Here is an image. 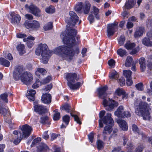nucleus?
<instances>
[{
	"label": "nucleus",
	"instance_id": "f257e3e1",
	"mask_svg": "<svg viewBox=\"0 0 152 152\" xmlns=\"http://www.w3.org/2000/svg\"><path fill=\"white\" fill-rule=\"evenodd\" d=\"M23 66H16L13 72V77L15 80L20 79L24 84L28 85L30 84L33 79V75L31 73L27 71L23 72Z\"/></svg>",
	"mask_w": 152,
	"mask_h": 152
},
{
	"label": "nucleus",
	"instance_id": "f03ea898",
	"mask_svg": "<svg viewBox=\"0 0 152 152\" xmlns=\"http://www.w3.org/2000/svg\"><path fill=\"white\" fill-rule=\"evenodd\" d=\"M48 48L46 44H40L38 45L35 50V53L37 55H41L42 58L40 59V61L44 64L48 63L49 59L52 54H57V47L52 51L48 49Z\"/></svg>",
	"mask_w": 152,
	"mask_h": 152
},
{
	"label": "nucleus",
	"instance_id": "7ed1b4c3",
	"mask_svg": "<svg viewBox=\"0 0 152 152\" xmlns=\"http://www.w3.org/2000/svg\"><path fill=\"white\" fill-rule=\"evenodd\" d=\"M66 30V35L64 38V33H61V37L63 38V40L64 44L69 46L73 47L76 45H77L78 44L76 42L75 37L76 36L77 31L75 29L72 28L70 25H68Z\"/></svg>",
	"mask_w": 152,
	"mask_h": 152
},
{
	"label": "nucleus",
	"instance_id": "20e7f679",
	"mask_svg": "<svg viewBox=\"0 0 152 152\" xmlns=\"http://www.w3.org/2000/svg\"><path fill=\"white\" fill-rule=\"evenodd\" d=\"M147 106V104L142 102L140 103L139 107L135 112L137 115L142 117L144 120H150L151 118L150 113Z\"/></svg>",
	"mask_w": 152,
	"mask_h": 152
},
{
	"label": "nucleus",
	"instance_id": "39448f33",
	"mask_svg": "<svg viewBox=\"0 0 152 152\" xmlns=\"http://www.w3.org/2000/svg\"><path fill=\"white\" fill-rule=\"evenodd\" d=\"M66 77L68 81V85L70 89H76L79 88L80 85V82H78L74 84H73L72 83L75 82V80H77L78 79L76 74L72 73H68L66 75Z\"/></svg>",
	"mask_w": 152,
	"mask_h": 152
},
{
	"label": "nucleus",
	"instance_id": "423d86ee",
	"mask_svg": "<svg viewBox=\"0 0 152 152\" xmlns=\"http://www.w3.org/2000/svg\"><path fill=\"white\" fill-rule=\"evenodd\" d=\"M107 88V87L105 86L98 89L99 96V98L103 99L102 104L104 107H106V108L107 107V106H110L111 101V99L109 98L106 97L107 94L106 93L105 91Z\"/></svg>",
	"mask_w": 152,
	"mask_h": 152
},
{
	"label": "nucleus",
	"instance_id": "0eeeda50",
	"mask_svg": "<svg viewBox=\"0 0 152 152\" xmlns=\"http://www.w3.org/2000/svg\"><path fill=\"white\" fill-rule=\"evenodd\" d=\"M23 25L27 29L34 31L38 30L40 27L39 23L36 20L30 21L26 20L24 23Z\"/></svg>",
	"mask_w": 152,
	"mask_h": 152
},
{
	"label": "nucleus",
	"instance_id": "6e6552de",
	"mask_svg": "<svg viewBox=\"0 0 152 152\" xmlns=\"http://www.w3.org/2000/svg\"><path fill=\"white\" fill-rule=\"evenodd\" d=\"M29 136V134H13L10 141L16 145L18 144L21 139H25Z\"/></svg>",
	"mask_w": 152,
	"mask_h": 152
},
{
	"label": "nucleus",
	"instance_id": "1a4fd4ad",
	"mask_svg": "<svg viewBox=\"0 0 152 152\" xmlns=\"http://www.w3.org/2000/svg\"><path fill=\"white\" fill-rule=\"evenodd\" d=\"M61 53L66 55L69 60H72L74 56V50L71 48L67 47H62L61 48Z\"/></svg>",
	"mask_w": 152,
	"mask_h": 152
},
{
	"label": "nucleus",
	"instance_id": "9d476101",
	"mask_svg": "<svg viewBox=\"0 0 152 152\" xmlns=\"http://www.w3.org/2000/svg\"><path fill=\"white\" fill-rule=\"evenodd\" d=\"M111 115L110 113H107L102 120H99V126L100 127H102L103 126V124L102 123V121L104 123L106 124L113 125V121L111 117Z\"/></svg>",
	"mask_w": 152,
	"mask_h": 152
},
{
	"label": "nucleus",
	"instance_id": "9b49d317",
	"mask_svg": "<svg viewBox=\"0 0 152 152\" xmlns=\"http://www.w3.org/2000/svg\"><path fill=\"white\" fill-rule=\"evenodd\" d=\"M69 15L70 16V20H66V22L68 23V25H70L71 26H73L79 20V18L77 14L72 11H70Z\"/></svg>",
	"mask_w": 152,
	"mask_h": 152
},
{
	"label": "nucleus",
	"instance_id": "f8f14e48",
	"mask_svg": "<svg viewBox=\"0 0 152 152\" xmlns=\"http://www.w3.org/2000/svg\"><path fill=\"white\" fill-rule=\"evenodd\" d=\"M60 109L61 110H64L67 113L70 112V114L74 118L75 121L80 124H81V122L80 121L78 116L77 115L73 114L71 112V108L69 104H65L62 105Z\"/></svg>",
	"mask_w": 152,
	"mask_h": 152
},
{
	"label": "nucleus",
	"instance_id": "ddd939ff",
	"mask_svg": "<svg viewBox=\"0 0 152 152\" xmlns=\"http://www.w3.org/2000/svg\"><path fill=\"white\" fill-rule=\"evenodd\" d=\"M118 25V23L116 22L107 25V32L108 37L113 35L115 32V29L117 28Z\"/></svg>",
	"mask_w": 152,
	"mask_h": 152
},
{
	"label": "nucleus",
	"instance_id": "4468645a",
	"mask_svg": "<svg viewBox=\"0 0 152 152\" xmlns=\"http://www.w3.org/2000/svg\"><path fill=\"white\" fill-rule=\"evenodd\" d=\"M34 111L39 115H42L47 112V109L43 105L37 104L34 106Z\"/></svg>",
	"mask_w": 152,
	"mask_h": 152
},
{
	"label": "nucleus",
	"instance_id": "2eb2a0df",
	"mask_svg": "<svg viewBox=\"0 0 152 152\" xmlns=\"http://www.w3.org/2000/svg\"><path fill=\"white\" fill-rule=\"evenodd\" d=\"M25 7L27 10L29 9L30 12L34 15L37 17L40 16V11L39 9L33 4H31L30 6L26 4L25 5Z\"/></svg>",
	"mask_w": 152,
	"mask_h": 152
},
{
	"label": "nucleus",
	"instance_id": "dca6fc26",
	"mask_svg": "<svg viewBox=\"0 0 152 152\" xmlns=\"http://www.w3.org/2000/svg\"><path fill=\"white\" fill-rule=\"evenodd\" d=\"M19 128L21 130L22 133H31L33 132L32 127L28 124L20 126Z\"/></svg>",
	"mask_w": 152,
	"mask_h": 152
},
{
	"label": "nucleus",
	"instance_id": "f3484780",
	"mask_svg": "<svg viewBox=\"0 0 152 152\" xmlns=\"http://www.w3.org/2000/svg\"><path fill=\"white\" fill-rule=\"evenodd\" d=\"M52 97L50 94L45 93L42 94L41 97V100L44 104H49L51 101Z\"/></svg>",
	"mask_w": 152,
	"mask_h": 152
},
{
	"label": "nucleus",
	"instance_id": "a211bd4d",
	"mask_svg": "<svg viewBox=\"0 0 152 152\" xmlns=\"http://www.w3.org/2000/svg\"><path fill=\"white\" fill-rule=\"evenodd\" d=\"M49 150L47 145L44 143H41L37 146V152H44Z\"/></svg>",
	"mask_w": 152,
	"mask_h": 152
},
{
	"label": "nucleus",
	"instance_id": "6ab92c4d",
	"mask_svg": "<svg viewBox=\"0 0 152 152\" xmlns=\"http://www.w3.org/2000/svg\"><path fill=\"white\" fill-rule=\"evenodd\" d=\"M47 72V71L45 69L38 68L37 70L35 72V74L41 80L42 78V77L45 75Z\"/></svg>",
	"mask_w": 152,
	"mask_h": 152
},
{
	"label": "nucleus",
	"instance_id": "aec40b11",
	"mask_svg": "<svg viewBox=\"0 0 152 152\" xmlns=\"http://www.w3.org/2000/svg\"><path fill=\"white\" fill-rule=\"evenodd\" d=\"M51 119L47 116H42L40 118L39 122L43 125L49 126L50 125Z\"/></svg>",
	"mask_w": 152,
	"mask_h": 152
},
{
	"label": "nucleus",
	"instance_id": "412c9836",
	"mask_svg": "<svg viewBox=\"0 0 152 152\" xmlns=\"http://www.w3.org/2000/svg\"><path fill=\"white\" fill-rule=\"evenodd\" d=\"M21 18L20 15L14 13L12 15L11 23L12 24H18L20 23Z\"/></svg>",
	"mask_w": 152,
	"mask_h": 152
},
{
	"label": "nucleus",
	"instance_id": "4be33fe9",
	"mask_svg": "<svg viewBox=\"0 0 152 152\" xmlns=\"http://www.w3.org/2000/svg\"><path fill=\"white\" fill-rule=\"evenodd\" d=\"M116 122L118 124L120 128L124 131L128 129V126L126 122L124 120L118 119L116 120Z\"/></svg>",
	"mask_w": 152,
	"mask_h": 152
},
{
	"label": "nucleus",
	"instance_id": "5701e85b",
	"mask_svg": "<svg viewBox=\"0 0 152 152\" xmlns=\"http://www.w3.org/2000/svg\"><path fill=\"white\" fill-rule=\"evenodd\" d=\"M28 94L26 95L27 97L30 101H34L35 99V95L36 93L35 90L33 89H30L27 91Z\"/></svg>",
	"mask_w": 152,
	"mask_h": 152
},
{
	"label": "nucleus",
	"instance_id": "b1692460",
	"mask_svg": "<svg viewBox=\"0 0 152 152\" xmlns=\"http://www.w3.org/2000/svg\"><path fill=\"white\" fill-rule=\"evenodd\" d=\"M16 48L19 52V54L20 56L23 55L26 52L25 46L23 44L18 45L16 47Z\"/></svg>",
	"mask_w": 152,
	"mask_h": 152
},
{
	"label": "nucleus",
	"instance_id": "393cba45",
	"mask_svg": "<svg viewBox=\"0 0 152 152\" xmlns=\"http://www.w3.org/2000/svg\"><path fill=\"white\" fill-rule=\"evenodd\" d=\"M91 5L88 1H86L85 4L83 5L82 12H83L84 14H88Z\"/></svg>",
	"mask_w": 152,
	"mask_h": 152
},
{
	"label": "nucleus",
	"instance_id": "a878e982",
	"mask_svg": "<svg viewBox=\"0 0 152 152\" xmlns=\"http://www.w3.org/2000/svg\"><path fill=\"white\" fill-rule=\"evenodd\" d=\"M135 0H128L127 1L125 5L126 8L129 9L132 8L136 3Z\"/></svg>",
	"mask_w": 152,
	"mask_h": 152
},
{
	"label": "nucleus",
	"instance_id": "bb28decb",
	"mask_svg": "<svg viewBox=\"0 0 152 152\" xmlns=\"http://www.w3.org/2000/svg\"><path fill=\"white\" fill-rule=\"evenodd\" d=\"M145 59L144 58L142 57L139 60V64L140 65V69L142 72L144 71L146 68Z\"/></svg>",
	"mask_w": 152,
	"mask_h": 152
},
{
	"label": "nucleus",
	"instance_id": "cd10ccee",
	"mask_svg": "<svg viewBox=\"0 0 152 152\" xmlns=\"http://www.w3.org/2000/svg\"><path fill=\"white\" fill-rule=\"evenodd\" d=\"M0 64L6 67H8L10 66V63L5 58L0 57Z\"/></svg>",
	"mask_w": 152,
	"mask_h": 152
},
{
	"label": "nucleus",
	"instance_id": "c85d7f7f",
	"mask_svg": "<svg viewBox=\"0 0 152 152\" xmlns=\"http://www.w3.org/2000/svg\"><path fill=\"white\" fill-rule=\"evenodd\" d=\"M134 63L132 58L129 56H127L125 63V66L129 67L131 66Z\"/></svg>",
	"mask_w": 152,
	"mask_h": 152
},
{
	"label": "nucleus",
	"instance_id": "c756f323",
	"mask_svg": "<svg viewBox=\"0 0 152 152\" xmlns=\"http://www.w3.org/2000/svg\"><path fill=\"white\" fill-rule=\"evenodd\" d=\"M118 105V102H115L114 100H111L110 104V106H107V107L106 108V110L110 111L113 109L115 107L117 106Z\"/></svg>",
	"mask_w": 152,
	"mask_h": 152
},
{
	"label": "nucleus",
	"instance_id": "7c9ffc66",
	"mask_svg": "<svg viewBox=\"0 0 152 152\" xmlns=\"http://www.w3.org/2000/svg\"><path fill=\"white\" fill-rule=\"evenodd\" d=\"M144 29L142 27H139L137 29L134 34L135 37H138L142 36L143 33Z\"/></svg>",
	"mask_w": 152,
	"mask_h": 152
},
{
	"label": "nucleus",
	"instance_id": "2f4dec72",
	"mask_svg": "<svg viewBox=\"0 0 152 152\" xmlns=\"http://www.w3.org/2000/svg\"><path fill=\"white\" fill-rule=\"evenodd\" d=\"M142 43L145 46H152V42L150 40L149 38L144 37L142 40Z\"/></svg>",
	"mask_w": 152,
	"mask_h": 152
},
{
	"label": "nucleus",
	"instance_id": "473e14b6",
	"mask_svg": "<svg viewBox=\"0 0 152 152\" xmlns=\"http://www.w3.org/2000/svg\"><path fill=\"white\" fill-rule=\"evenodd\" d=\"M123 112H124V107L122 106H120L118 107L117 110L115 112V114L118 117H121Z\"/></svg>",
	"mask_w": 152,
	"mask_h": 152
},
{
	"label": "nucleus",
	"instance_id": "72a5a7b5",
	"mask_svg": "<svg viewBox=\"0 0 152 152\" xmlns=\"http://www.w3.org/2000/svg\"><path fill=\"white\" fill-rule=\"evenodd\" d=\"M45 12L48 14H53L55 11V9L54 6L50 5L46 7L45 10Z\"/></svg>",
	"mask_w": 152,
	"mask_h": 152
},
{
	"label": "nucleus",
	"instance_id": "f704fd0d",
	"mask_svg": "<svg viewBox=\"0 0 152 152\" xmlns=\"http://www.w3.org/2000/svg\"><path fill=\"white\" fill-rule=\"evenodd\" d=\"M83 6V3L82 2H80L76 5L75 8V9L76 12L79 13H81Z\"/></svg>",
	"mask_w": 152,
	"mask_h": 152
},
{
	"label": "nucleus",
	"instance_id": "c9c22d12",
	"mask_svg": "<svg viewBox=\"0 0 152 152\" xmlns=\"http://www.w3.org/2000/svg\"><path fill=\"white\" fill-rule=\"evenodd\" d=\"M53 23L52 22H48L43 27L45 31H46L51 29L53 27Z\"/></svg>",
	"mask_w": 152,
	"mask_h": 152
},
{
	"label": "nucleus",
	"instance_id": "e433bc0d",
	"mask_svg": "<svg viewBox=\"0 0 152 152\" xmlns=\"http://www.w3.org/2000/svg\"><path fill=\"white\" fill-rule=\"evenodd\" d=\"M132 73L130 70H124L123 71V75L126 78H131Z\"/></svg>",
	"mask_w": 152,
	"mask_h": 152
},
{
	"label": "nucleus",
	"instance_id": "4c0bfd02",
	"mask_svg": "<svg viewBox=\"0 0 152 152\" xmlns=\"http://www.w3.org/2000/svg\"><path fill=\"white\" fill-rule=\"evenodd\" d=\"M92 14H94L96 18L97 19L99 18V16L98 15L99 13V9L95 7H93V10L91 12Z\"/></svg>",
	"mask_w": 152,
	"mask_h": 152
},
{
	"label": "nucleus",
	"instance_id": "58836bf2",
	"mask_svg": "<svg viewBox=\"0 0 152 152\" xmlns=\"http://www.w3.org/2000/svg\"><path fill=\"white\" fill-rule=\"evenodd\" d=\"M70 116L68 115H66L62 117L63 122H64L66 125H67L69 122Z\"/></svg>",
	"mask_w": 152,
	"mask_h": 152
},
{
	"label": "nucleus",
	"instance_id": "ea45409f",
	"mask_svg": "<svg viewBox=\"0 0 152 152\" xmlns=\"http://www.w3.org/2000/svg\"><path fill=\"white\" fill-rule=\"evenodd\" d=\"M118 54L121 57H123L127 55V53L125 50L119 49L117 51Z\"/></svg>",
	"mask_w": 152,
	"mask_h": 152
},
{
	"label": "nucleus",
	"instance_id": "a19ab883",
	"mask_svg": "<svg viewBox=\"0 0 152 152\" xmlns=\"http://www.w3.org/2000/svg\"><path fill=\"white\" fill-rule=\"evenodd\" d=\"M135 44L133 43H131L128 42L125 45V46L127 49H132L135 47Z\"/></svg>",
	"mask_w": 152,
	"mask_h": 152
},
{
	"label": "nucleus",
	"instance_id": "79ce46f5",
	"mask_svg": "<svg viewBox=\"0 0 152 152\" xmlns=\"http://www.w3.org/2000/svg\"><path fill=\"white\" fill-rule=\"evenodd\" d=\"M125 92V91L124 90L120 88H118L116 90L115 92V94L120 96L122 94H124Z\"/></svg>",
	"mask_w": 152,
	"mask_h": 152
},
{
	"label": "nucleus",
	"instance_id": "37998d69",
	"mask_svg": "<svg viewBox=\"0 0 152 152\" xmlns=\"http://www.w3.org/2000/svg\"><path fill=\"white\" fill-rule=\"evenodd\" d=\"M7 112H8V110L3 108L0 103V113H1L3 116H5Z\"/></svg>",
	"mask_w": 152,
	"mask_h": 152
},
{
	"label": "nucleus",
	"instance_id": "c03bdc74",
	"mask_svg": "<svg viewBox=\"0 0 152 152\" xmlns=\"http://www.w3.org/2000/svg\"><path fill=\"white\" fill-rule=\"evenodd\" d=\"M8 96V95L7 93H5L1 94L0 95V97L4 102L6 103H7L8 102V100L7 98Z\"/></svg>",
	"mask_w": 152,
	"mask_h": 152
},
{
	"label": "nucleus",
	"instance_id": "a18cd8bd",
	"mask_svg": "<svg viewBox=\"0 0 152 152\" xmlns=\"http://www.w3.org/2000/svg\"><path fill=\"white\" fill-rule=\"evenodd\" d=\"M52 80L51 76H48L45 79L42 80L41 83L42 84L47 83H49Z\"/></svg>",
	"mask_w": 152,
	"mask_h": 152
},
{
	"label": "nucleus",
	"instance_id": "49530a36",
	"mask_svg": "<svg viewBox=\"0 0 152 152\" xmlns=\"http://www.w3.org/2000/svg\"><path fill=\"white\" fill-rule=\"evenodd\" d=\"M125 40V37L124 35H121L118 39V44L120 45H123Z\"/></svg>",
	"mask_w": 152,
	"mask_h": 152
},
{
	"label": "nucleus",
	"instance_id": "de8ad7c7",
	"mask_svg": "<svg viewBox=\"0 0 152 152\" xmlns=\"http://www.w3.org/2000/svg\"><path fill=\"white\" fill-rule=\"evenodd\" d=\"M118 77L119 75L118 73L115 71L112 72L109 76L110 78L115 79H116L118 78Z\"/></svg>",
	"mask_w": 152,
	"mask_h": 152
},
{
	"label": "nucleus",
	"instance_id": "09e8293b",
	"mask_svg": "<svg viewBox=\"0 0 152 152\" xmlns=\"http://www.w3.org/2000/svg\"><path fill=\"white\" fill-rule=\"evenodd\" d=\"M118 77L119 75L118 73L115 71L112 72L109 76L110 78L115 79H116L118 78Z\"/></svg>",
	"mask_w": 152,
	"mask_h": 152
},
{
	"label": "nucleus",
	"instance_id": "8fccbe9b",
	"mask_svg": "<svg viewBox=\"0 0 152 152\" xmlns=\"http://www.w3.org/2000/svg\"><path fill=\"white\" fill-rule=\"evenodd\" d=\"M96 144L97 148L100 149L103 148L104 146V144L102 141L100 140H98L97 141Z\"/></svg>",
	"mask_w": 152,
	"mask_h": 152
},
{
	"label": "nucleus",
	"instance_id": "3c124183",
	"mask_svg": "<svg viewBox=\"0 0 152 152\" xmlns=\"http://www.w3.org/2000/svg\"><path fill=\"white\" fill-rule=\"evenodd\" d=\"M34 40L29 39L28 42H26L27 45L29 48H30L33 46L34 43Z\"/></svg>",
	"mask_w": 152,
	"mask_h": 152
},
{
	"label": "nucleus",
	"instance_id": "603ef678",
	"mask_svg": "<svg viewBox=\"0 0 152 152\" xmlns=\"http://www.w3.org/2000/svg\"><path fill=\"white\" fill-rule=\"evenodd\" d=\"M41 138L40 137H38L34 139L32 142L31 147H32L36 145L37 143L41 141Z\"/></svg>",
	"mask_w": 152,
	"mask_h": 152
},
{
	"label": "nucleus",
	"instance_id": "864d4df0",
	"mask_svg": "<svg viewBox=\"0 0 152 152\" xmlns=\"http://www.w3.org/2000/svg\"><path fill=\"white\" fill-rule=\"evenodd\" d=\"M144 148L143 145H140L135 149L134 152H142Z\"/></svg>",
	"mask_w": 152,
	"mask_h": 152
},
{
	"label": "nucleus",
	"instance_id": "5fc2aeb1",
	"mask_svg": "<svg viewBox=\"0 0 152 152\" xmlns=\"http://www.w3.org/2000/svg\"><path fill=\"white\" fill-rule=\"evenodd\" d=\"M131 114L129 112L127 111H124L123 112L122 115H121V117H128L131 116Z\"/></svg>",
	"mask_w": 152,
	"mask_h": 152
},
{
	"label": "nucleus",
	"instance_id": "6e6d98bb",
	"mask_svg": "<svg viewBox=\"0 0 152 152\" xmlns=\"http://www.w3.org/2000/svg\"><path fill=\"white\" fill-rule=\"evenodd\" d=\"M118 82L121 86H123L125 85V80L124 77L120 78Z\"/></svg>",
	"mask_w": 152,
	"mask_h": 152
},
{
	"label": "nucleus",
	"instance_id": "4d7b16f0",
	"mask_svg": "<svg viewBox=\"0 0 152 152\" xmlns=\"http://www.w3.org/2000/svg\"><path fill=\"white\" fill-rule=\"evenodd\" d=\"M132 129L134 132H136V133H139L140 132L137 126L134 124L132 125Z\"/></svg>",
	"mask_w": 152,
	"mask_h": 152
},
{
	"label": "nucleus",
	"instance_id": "13d9d810",
	"mask_svg": "<svg viewBox=\"0 0 152 152\" xmlns=\"http://www.w3.org/2000/svg\"><path fill=\"white\" fill-rule=\"evenodd\" d=\"M143 85L142 83H139L135 86L136 88L139 91H142L143 90Z\"/></svg>",
	"mask_w": 152,
	"mask_h": 152
},
{
	"label": "nucleus",
	"instance_id": "bf43d9fd",
	"mask_svg": "<svg viewBox=\"0 0 152 152\" xmlns=\"http://www.w3.org/2000/svg\"><path fill=\"white\" fill-rule=\"evenodd\" d=\"M112 130L113 129H112V127L110 126H106L104 128V130L109 133H111Z\"/></svg>",
	"mask_w": 152,
	"mask_h": 152
},
{
	"label": "nucleus",
	"instance_id": "052dcab7",
	"mask_svg": "<svg viewBox=\"0 0 152 152\" xmlns=\"http://www.w3.org/2000/svg\"><path fill=\"white\" fill-rule=\"evenodd\" d=\"M53 87V85L52 83H50L45 86V88L44 89V90L49 92Z\"/></svg>",
	"mask_w": 152,
	"mask_h": 152
},
{
	"label": "nucleus",
	"instance_id": "680f3d73",
	"mask_svg": "<svg viewBox=\"0 0 152 152\" xmlns=\"http://www.w3.org/2000/svg\"><path fill=\"white\" fill-rule=\"evenodd\" d=\"M26 35L22 33H20L17 34V37L20 38H23L26 37Z\"/></svg>",
	"mask_w": 152,
	"mask_h": 152
},
{
	"label": "nucleus",
	"instance_id": "e2e57ef3",
	"mask_svg": "<svg viewBox=\"0 0 152 152\" xmlns=\"http://www.w3.org/2000/svg\"><path fill=\"white\" fill-rule=\"evenodd\" d=\"M23 40L24 42H27L28 41L29 39L31 40H33L35 39L34 37L31 36H29L27 38H23Z\"/></svg>",
	"mask_w": 152,
	"mask_h": 152
},
{
	"label": "nucleus",
	"instance_id": "0e129e2a",
	"mask_svg": "<svg viewBox=\"0 0 152 152\" xmlns=\"http://www.w3.org/2000/svg\"><path fill=\"white\" fill-rule=\"evenodd\" d=\"M126 79V84L128 86H131L133 83V81L132 80V77Z\"/></svg>",
	"mask_w": 152,
	"mask_h": 152
},
{
	"label": "nucleus",
	"instance_id": "69168bd1",
	"mask_svg": "<svg viewBox=\"0 0 152 152\" xmlns=\"http://www.w3.org/2000/svg\"><path fill=\"white\" fill-rule=\"evenodd\" d=\"M128 14L129 12L125 10L122 13L121 15L123 17L124 19H125L126 18H127L128 17Z\"/></svg>",
	"mask_w": 152,
	"mask_h": 152
},
{
	"label": "nucleus",
	"instance_id": "338daca9",
	"mask_svg": "<svg viewBox=\"0 0 152 152\" xmlns=\"http://www.w3.org/2000/svg\"><path fill=\"white\" fill-rule=\"evenodd\" d=\"M108 63L109 66H112L115 65V61L114 60L112 59L108 61Z\"/></svg>",
	"mask_w": 152,
	"mask_h": 152
},
{
	"label": "nucleus",
	"instance_id": "774afa93",
	"mask_svg": "<svg viewBox=\"0 0 152 152\" xmlns=\"http://www.w3.org/2000/svg\"><path fill=\"white\" fill-rule=\"evenodd\" d=\"M26 18L27 19V20H29L30 21H32L33 18V16L32 15L29 14H27L25 15Z\"/></svg>",
	"mask_w": 152,
	"mask_h": 152
}]
</instances>
